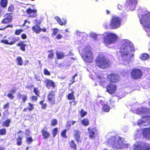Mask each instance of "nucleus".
Masks as SVG:
<instances>
[{"instance_id": "f257e3e1", "label": "nucleus", "mask_w": 150, "mask_h": 150, "mask_svg": "<svg viewBox=\"0 0 150 150\" xmlns=\"http://www.w3.org/2000/svg\"><path fill=\"white\" fill-rule=\"evenodd\" d=\"M124 139L120 136H111L105 142L106 145L113 149H119L124 148L127 145L124 143Z\"/></svg>"}, {"instance_id": "f03ea898", "label": "nucleus", "mask_w": 150, "mask_h": 150, "mask_svg": "<svg viewBox=\"0 0 150 150\" xmlns=\"http://www.w3.org/2000/svg\"><path fill=\"white\" fill-rule=\"evenodd\" d=\"M134 47L133 44L128 42H125L121 46L120 51V56L124 62H127L128 63L131 59V57L134 56L131 54L130 52L133 51Z\"/></svg>"}, {"instance_id": "7ed1b4c3", "label": "nucleus", "mask_w": 150, "mask_h": 150, "mask_svg": "<svg viewBox=\"0 0 150 150\" xmlns=\"http://www.w3.org/2000/svg\"><path fill=\"white\" fill-rule=\"evenodd\" d=\"M95 62L96 65L101 69H107L109 68L111 65L110 60L102 54L98 55Z\"/></svg>"}, {"instance_id": "20e7f679", "label": "nucleus", "mask_w": 150, "mask_h": 150, "mask_svg": "<svg viewBox=\"0 0 150 150\" xmlns=\"http://www.w3.org/2000/svg\"><path fill=\"white\" fill-rule=\"evenodd\" d=\"M139 21L143 25L145 31L147 32H150V12L142 14Z\"/></svg>"}, {"instance_id": "39448f33", "label": "nucleus", "mask_w": 150, "mask_h": 150, "mask_svg": "<svg viewBox=\"0 0 150 150\" xmlns=\"http://www.w3.org/2000/svg\"><path fill=\"white\" fill-rule=\"evenodd\" d=\"M82 57L84 61L87 63H90L93 62V54L89 47L86 46L83 49Z\"/></svg>"}, {"instance_id": "423d86ee", "label": "nucleus", "mask_w": 150, "mask_h": 150, "mask_svg": "<svg viewBox=\"0 0 150 150\" xmlns=\"http://www.w3.org/2000/svg\"><path fill=\"white\" fill-rule=\"evenodd\" d=\"M117 37L115 34L110 33L103 37V42L106 45H108L115 42L117 40Z\"/></svg>"}, {"instance_id": "0eeeda50", "label": "nucleus", "mask_w": 150, "mask_h": 150, "mask_svg": "<svg viewBox=\"0 0 150 150\" xmlns=\"http://www.w3.org/2000/svg\"><path fill=\"white\" fill-rule=\"evenodd\" d=\"M121 18L116 16H113L110 20L109 26L111 29H115L119 28L121 25Z\"/></svg>"}, {"instance_id": "6e6552de", "label": "nucleus", "mask_w": 150, "mask_h": 150, "mask_svg": "<svg viewBox=\"0 0 150 150\" xmlns=\"http://www.w3.org/2000/svg\"><path fill=\"white\" fill-rule=\"evenodd\" d=\"M100 85L104 87H105L106 91L110 94H113L115 93L117 90V86L112 83H109L106 86V83L105 81L102 80L100 81Z\"/></svg>"}, {"instance_id": "1a4fd4ad", "label": "nucleus", "mask_w": 150, "mask_h": 150, "mask_svg": "<svg viewBox=\"0 0 150 150\" xmlns=\"http://www.w3.org/2000/svg\"><path fill=\"white\" fill-rule=\"evenodd\" d=\"M143 75L142 71L140 69L137 68L132 69L130 72L131 78L134 80L140 79Z\"/></svg>"}, {"instance_id": "9d476101", "label": "nucleus", "mask_w": 150, "mask_h": 150, "mask_svg": "<svg viewBox=\"0 0 150 150\" xmlns=\"http://www.w3.org/2000/svg\"><path fill=\"white\" fill-rule=\"evenodd\" d=\"M134 150H150V144L146 143L141 144H134Z\"/></svg>"}, {"instance_id": "9b49d317", "label": "nucleus", "mask_w": 150, "mask_h": 150, "mask_svg": "<svg viewBox=\"0 0 150 150\" xmlns=\"http://www.w3.org/2000/svg\"><path fill=\"white\" fill-rule=\"evenodd\" d=\"M55 91L51 90L47 95V100L48 102L51 105L55 103Z\"/></svg>"}, {"instance_id": "f8f14e48", "label": "nucleus", "mask_w": 150, "mask_h": 150, "mask_svg": "<svg viewBox=\"0 0 150 150\" xmlns=\"http://www.w3.org/2000/svg\"><path fill=\"white\" fill-rule=\"evenodd\" d=\"M107 79L110 83H115L119 81V77L118 75L114 73H112L108 75Z\"/></svg>"}, {"instance_id": "ddd939ff", "label": "nucleus", "mask_w": 150, "mask_h": 150, "mask_svg": "<svg viewBox=\"0 0 150 150\" xmlns=\"http://www.w3.org/2000/svg\"><path fill=\"white\" fill-rule=\"evenodd\" d=\"M88 136L91 139H94L95 136L98 134V130L96 127L91 128L88 127Z\"/></svg>"}, {"instance_id": "4468645a", "label": "nucleus", "mask_w": 150, "mask_h": 150, "mask_svg": "<svg viewBox=\"0 0 150 150\" xmlns=\"http://www.w3.org/2000/svg\"><path fill=\"white\" fill-rule=\"evenodd\" d=\"M37 10L36 9H32L30 8H28L26 10V12L30 17L34 18L37 16Z\"/></svg>"}, {"instance_id": "2eb2a0df", "label": "nucleus", "mask_w": 150, "mask_h": 150, "mask_svg": "<svg viewBox=\"0 0 150 150\" xmlns=\"http://www.w3.org/2000/svg\"><path fill=\"white\" fill-rule=\"evenodd\" d=\"M81 134V132L78 130L76 129L74 130L73 136L78 144L81 143L82 142L80 137Z\"/></svg>"}, {"instance_id": "dca6fc26", "label": "nucleus", "mask_w": 150, "mask_h": 150, "mask_svg": "<svg viewBox=\"0 0 150 150\" xmlns=\"http://www.w3.org/2000/svg\"><path fill=\"white\" fill-rule=\"evenodd\" d=\"M44 82L46 87L48 89H50L51 88H54L56 86L54 82L51 80L46 79L44 81Z\"/></svg>"}, {"instance_id": "f3484780", "label": "nucleus", "mask_w": 150, "mask_h": 150, "mask_svg": "<svg viewBox=\"0 0 150 150\" xmlns=\"http://www.w3.org/2000/svg\"><path fill=\"white\" fill-rule=\"evenodd\" d=\"M142 134L144 137L150 140V127L144 128L143 129Z\"/></svg>"}, {"instance_id": "a211bd4d", "label": "nucleus", "mask_w": 150, "mask_h": 150, "mask_svg": "<svg viewBox=\"0 0 150 150\" xmlns=\"http://www.w3.org/2000/svg\"><path fill=\"white\" fill-rule=\"evenodd\" d=\"M41 133L43 139H47L50 136V134L48 131L46 130L45 127L41 129Z\"/></svg>"}, {"instance_id": "6ab92c4d", "label": "nucleus", "mask_w": 150, "mask_h": 150, "mask_svg": "<svg viewBox=\"0 0 150 150\" xmlns=\"http://www.w3.org/2000/svg\"><path fill=\"white\" fill-rule=\"evenodd\" d=\"M100 103L102 105V111L105 112H109L110 110V107L107 104H104L103 100H100Z\"/></svg>"}, {"instance_id": "aec40b11", "label": "nucleus", "mask_w": 150, "mask_h": 150, "mask_svg": "<svg viewBox=\"0 0 150 150\" xmlns=\"http://www.w3.org/2000/svg\"><path fill=\"white\" fill-rule=\"evenodd\" d=\"M55 19L56 20L58 23L61 25H65L67 23V21L66 19L63 18L62 20L58 16H56Z\"/></svg>"}, {"instance_id": "412c9836", "label": "nucleus", "mask_w": 150, "mask_h": 150, "mask_svg": "<svg viewBox=\"0 0 150 150\" xmlns=\"http://www.w3.org/2000/svg\"><path fill=\"white\" fill-rule=\"evenodd\" d=\"M18 37H16L15 36H11L8 38L9 41V45H12L15 44L19 40Z\"/></svg>"}, {"instance_id": "4be33fe9", "label": "nucleus", "mask_w": 150, "mask_h": 150, "mask_svg": "<svg viewBox=\"0 0 150 150\" xmlns=\"http://www.w3.org/2000/svg\"><path fill=\"white\" fill-rule=\"evenodd\" d=\"M126 3L129 7H133L134 8L137 3V0H126Z\"/></svg>"}, {"instance_id": "5701e85b", "label": "nucleus", "mask_w": 150, "mask_h": 150, "mask_svg": "<svg viewBox=\"0 0 150 150\" xmlns=\"http://www.w3.org/2000/svg\"><path fill=\"white\" fill-rule=\"evenodd\" d=\"M70 91H71V93H68L67 96V99L69 100H72L74 101L75 100V97L74 96V91H72V89H71Z\"/></svg>"}, {"instance_id": "b1692460", "label": "nucleus", "mask_w": 150, "mask_h": 150, "mask_svg": "<svg viewBox=\"0 0 150 150\" xmlns=\"http://www.w3.org/2000/svg\"><path fill=\"white\" fill-rule=\"evenodd\" d=\"M31 28L33 32L36 34H38L41 32V28L39 25H35Z\"/></svg>"}, {"instance_id": "393cba45", "label": "nucleus", "mask_w": 150, "mask_h": 150, "mask_svg": "<svg viewBox=\"0 0 150 150\" xmlns=\"http://www.w3.org/2000/svg\"><path fill=\"white\" fill-rule=\"evenodd\" d=\"M149 58V55L146 53L142 54L139 57L140 59L142 60L145 61L148 59Z\"/></svg>"}, {"instance_id": "a878e982", "label": "nucleus", "mask_w": 150, "mask_h": 150, "mask_svg": "<svg viewBox=\"0 0 150 150\" xmlns=\"http://www.w3.org/2000/svg\"><path fill=\"white\" fill-rule=\"evenodd\" d=\"M17 46H20V50L23 51H25V47L26 45L24 43L23 41H21L17 44Z\"/></svg>"}, {"instance_id": "bb28decb", "label": "nucleus", "mask_w": 150, "mask_h": 150, "mask_svg": "<svg viewBox=\"0 0 150 150\" xmlns=\"http://www.w3.org/2000/svg\"><path fill=\"white\" fill-rule=\"evenodd\" d=\"M56 54L57 59H63L64 57V53L62 52L57 51Z\"/></svg>"}, {"instance_id": "cd10ccee", "label": "nucleus", "mask_w": 150, "mask_h": 150, "mask_svg": "<svg viewBox=\"0 0 150 150\" xmlns=\"http://www.w3.org/2000/svg\"><path fill=\"white\" fill-rule=\"evenodd\" d=\"M11 120L10 119H7L4 121L2 123V126L5 127H8L10 125Z\"/></svg>"}, {"instance_id": "c85d7f7f", "label": "nucleus", "mask_w": 150, "mask_h": 150, "mask_svg": "<svg viewBox=\"0 0 150 150\" xmlns=\"http://www.w3.org/2000/svg\"><path fill=\"white\" fill-rule=\"evenodd\" d=\"M69 144L70 147L74 150L77 149L76 145L73 140H71L69 142Z\"/></svg>"}, {"instance_id": "c756f323", "label": "nucleus", "mask_w": 150, "mask_h": 150, "mask_svg": "<svg viewBox=\"0 0 150 150\" xmlns=\"http://www.w3.org/2000/svg\"><path fill=\"white\" fill-rule=\"evenodd\" d=\"M7 16H10L9 18H6L2 21V22L3 23H7L11 21L12 17L10 16V14L8 13L6 14Z\"/></svg>"}, {"instance_id": "7c9ffc66", "label": "nucleus", "mask_w": 150, "mask_h": 150, "mask_svg": "<svg viewBox=\"0 0 150 150\" xmlns=\"http://www.w3.org/2000/svg\"><path fill=\"white\" fill-rule=\"evenodd\" d=\"M18 98L20 99L21 98L23 103L25 102L27 100V98L26 95H21L20 93H18Z\"/></svg>"}, {"instance_id": "2f4dec72", "label": "nucleus", "mask_w": 150, "mask_h": 150, "mask_svg": "<svg viewBox=\"0 0 150 150\" xmlns=\"http://www.w3.org/2000/svg\"><path fill=\"white\" fill-rule=\"evenodd\" d=\"M29 107L28 108H24L23 110V112H26L27 110L30 111L34 108L33 105L30 103H28Z\"/></svg>"}, {"instance_id": "473e14b6", "label": "nucleus", "mask_w": 150, "mask_h": 150, "mask_svg": "<svg viewBox=\"0 0 150 150\" xmlns=\"http://www.w3.org/2000/svg\"><path fill=\"white\" fill-rule=\"evenodd\" d=\"M23 137V135H22L21 137L20 136H18V138L16 139V144L17 145L20 146L21 145Z\"/></svg>"}, {"instance_id": "72a5a7b5", "label": "nucleus", "mask_w": 150, "mask_h": 150, "mask_svg": "<svg viewBox=\"0 0 150 150\" xmlns=\"http://www.w3.org/2000/svg\"><path fill=\"white\" fill-rule=\"evenodd\" d=\"M81 123L85 126H87L89 125L88 120L87 118H84L81 121Z\"/></svg>"}, {"instance_id": "f704fd0d", "label": "nucleus", "mask_w": 150, "mask_h": 150, "mask_svg": "<svg viewBox=\"0 0 150 150\" xmlns=\"http://www.w3.org/2000/svg\"><path fill=\"white\" fill-rule=\"evenodd\" d=\"M58 124L57 120L56 119H53L51 120L50 125L51 126H55Z\"/></svg>"}, {"instance_id": "c9c22d12", "label": "nucleus", "mask_w": 150, "mask_h": 150, "mask_svg": "<svg viewBox=\"0 0 150 150\" xmlns=\"http://www.w3.org/2000/svg\"><path fill=\"white\" fill-rule=\"evenodd\" d=\"M17 64L19 65H22L23 64V62L22 58L20 57H18L16 58Z\"/></svg>"}, {"instance_id": "e433bc0d", "label": "nucleus", "mask_w": 150, "mask_h": 150, "mask_svg": "<svg viewBox=\"0 0 150 150\" xmlns=\"http://www.w3.org/2000/svg\"><path fill=\"white\" fill-rule=\"evenodd\" d=\"M67 130L66 129H64L61 132L60 135L61 136L64 138H67V136L66 135Z\"/></svg>"}, {"instance_id": "4c0bfd02", "label": "nucleus", "mask_w": 150, "mask_h": 150, "mask_svg": "<svg viewBox=\"0 0 150 150\" xmlns=\"http://www.w3.org/2000/svg\"><path fill=\"white\" fill-rule=\"evenodd\" d=\"M79 113L81 115V117H83L86 116L87 114V112L84 111L83 109H81L80 111H79Z\"/></svg>"}, {"instance_id": "58836bf2", "label": "nucleus", "mask_w": 150, "mask_h": 150, "mask_svg": "<svg viewBox=\"0 0 150 150\" xmlns=\"http://www.w3.org/2000/svg\"><path fill=\"white\" fill-rule=\"evenodd\" d=\"M44 101V100H42L40 101L39 102V104L41 105V108L42 109H45L47 107L46 103H43Z\"/></svg>"}, {"instance_id": "ea45409f", "label": "nucleus", "mask_w": 150, "mask_h": 150, "mask_svg": "<svg viewBox=\"0 0 150 150\" xmlns=\"http://www.w3.org/2000/svg\"><path fill=\"white\" fill-rule=\"evenodd\" d=\"M33 139L31 137H28L26 138V142L28 144H30L33 142Z\"/></svg>"}, {"instance_id": "a19ab883", "label": "nucleus", "mask_w": 150, "mask_h": 150, "mask_svg": "<svg viewBox=\"0 0 150 150\" xmlns=\"http://www.w3.org/2000/svg\"><path fill=\"white\" fill-rule=\"evenodd\" d=\"M48 52H49L48 55V58L52 59L54 56V53L52 50L48 51Z\"/></svg>"}, {"instance_id": "79ce46f5", "label": "nucleus", "mask_w": 150, "mask_h": 150, "mask_svg": "<svg viewBox=\"0 0 150 150\" xmlns=\"http://www.w3.org/2000/svg\"><path fill=\"white\" fill-rule=\"evenodd\" d=\"M7 0H1L0 2V4L2 7H5L7 6Z\"/></svg>"}, {"instance_id": "37998d69", "label": "nucleus", "mask_w": 150, "mask_h": 150, "mask_svg": "<svg viewBox=\"0 0 150 150\" xmlns=\"http://www.w3.org/2000/svg\"><path fill=\"white\" fill-rule=\"evenodd\" d=\"M52 30L53 32L52 34V37H54L59 32V29L57 28H53Z\"/></svg>"}, {"instance_id": "c03bdc74", "label": "nucleus", "mask_w": 150, "mask_h": 150, "mask_svg": "<svg viewBox=\"0 0 150 150\" xmlns=\"http://www.w3.org/2000/svg\"><path fill=\"white\" fill-rule=\"evenodd\" d=\"M58 132V129L57 127L54 128L52 129V134L53 137H55L57 134Z\"/></svg>"}, {"instance_id": "a18cd8bd", "label": "nucleus", "mask_w": 150, "mask_h": 150, "mask_svg": "<svg viewBox=\"0 0 150 150\" xmlns=\"http://www.w3.org/2000/svg\"><path fill=\"white\" fill-rule=\"evenodd\" d=\"M6 134V129L4 128H3L0 129V135H3Z\"/></svg>"}, {"instance_id": "49530a36", "label": "nucleus", "mask_w": 150, "mask_h": 150, "mask_svg": "<svg viewBox=\"0 0 150 150\" xmlns=\"http://www.w3.org/2000/svg\"><path fill=\"white\" fill-rule=\"evenodd\" d=\"M109 104L112 107H114V104L115 103V101L113 99H110L109 100Z\"/></svg>"}, {"instance_id": "de8ad7c7", "label": "nucleus", "mask_w": 150, "mask_h": 150, "mask_svg": "<svg viewBox=\"0 0 150 150\" xmlns=\"http://www.w3.org/2000/svg\"><path fill=\"white\" fill-rule=\"evenodd\" d=\"M23 30L22 29H16L15 30L14 34L17 35H19Z\"/></svg>"}, {"instance_id": "09e8293b", "label": "nucleus", "mask_w": 150, "mask_h": 150, "mask_svg": "<svg viewBox=\"0 0 150 150\" xmlns=\"http://www.w3.org/2000/svg\"><path fill=\"white\" fill-rule=\"evenodd\" d=\"M33 91L37 96H39L40 92L38 88H34L33 89Z\"/></svg>"}, {"instance_id": "8fccbe9b", "label": "nucleus", "mask_w": 150, "mask_h": 150, "mask_svg": "<svg viewBox=\"0 0 150 150\" xmlns=\"http://www.w3.org/2000/svg\"><path fill=\"white\" fill-rule=\"evenodd\" d=\"M9 107V103L8 102L7 103H6L3 106V108L5 110L7 109V110H8V108Z\"/></svg>"}, {"instance_id": "3c124183", "label": "nucleus", "mask_w": 150, "mask_h": 150, "mask_svg": "<svg viewBox=\"0 0 150 150\" xmlns=\"http://www.w3.org/2000/svg\"><path fill=\"white\" fill-rule=\"evenodd\" d=\"M43 71L45 75L47 76H50V72L46 69H45Z\"/></svg>"}, {"instance_id": "603ef678", "label": "nucleus", "mask_w": 150, "mask_h": 150, "mask_svg": "<svg viewBox=\"0 0 150 150\" xmlns=\"http://www.w3.org/2000/svg\"><path fill=\"white\" fill-rule=\"evenodd\" d=\"M14 9V6L13 5H11L9 6L8 8V11L10 12L13 11Z\"/></svg>"}, {"instance_id": "864d4df0", "label": "nucleus", "mask_w": 150, "mask_h": 150, "mask_svg": "<svg viewBox=\"0 0 150 150\" xmlns=\"http://www.w3.org/2000/svg\"><path fill=\"white\" fill-rule=\"evenodd\" d=\"M35 25H38L40 24L41 23V21L40 20H38V19L36 18L35 20Z\"/></svg>"}, {"instance_id": "5fc2aeb1", "label": "nucleus", "mask_w": 150, "mask_h": 150, "mask_svg": "<svg viewBox=\"0 0 150 150\" xmlns=\"http://www.w3.org/2000/svg\"><path fill=\"white\" fill-rule=\"evenodd\" d=\"M144 118L145 119L146 121L150 125V116H146L144 117Z\"/></svg>"}, {"instance_id": "6e6d98bb", "label": "nucleus", "mask_w": 150, "mask_h": 150, "mask_svg": "<svg viewBox=\"0 0 150 150\" xmlns=\"http://www.w3.org/2000/svg\"><path fill=\"white\" fill-rule=\"evenodd\" d=\"M7 96L11 99H13L14 98V96L11 93H9L7 95Z\"/></svg>"}, {"instance_id": "4d7b16f0", "label": "nucleus", "mask_w": 150, "mask_h": 150, "mask_svg": "<svg viewBox=\"0 0 150 150\" xmlns=\"http://www.w3.org/2000/svg\"><path fill=\"white\" fill-rule=\"evenodd\" d=\"M1 42L2 43L9 45V42L7 40H1Z\"/></svg>"}, {"instance_id": "13d9d810", "label": "nucleus", "mask_w": 150, "mask_h": 150, "mask_svg": "<svg viewBox=\"0 0 150 150\" xmlns=\"http://www.w3.org/2000/svg\"><path fill=\"white\" fill-rule=\"evenodd\" d=\"M62 35H61L60 34H58L56 37V39L57 40H60L62 39Z\"/></svg>"}, {"instance_id": "bf43d9fd", "label": "nucleus", "mask_w": 150, "mask_h": 150, "mask_svg": "<svg viewBox=\"0 0 150 150\" xmlns=\"http://www.w3.org/2000/svg\"><path fill=\"white\" fill-rule=\"evenodd\" d=\"M38 96H31V99L33 101H36L38 100Z\"/></svg>"}, {"instance_id": "052dcab7", "label": "nucleus", "mask_w": 150, "mask_h": 150, "mask_svg": "<svg viewBox=\"0 0 150 150\" xmlns=\"http://www.w3.org/2000/svg\"><path fill=\"white\" fill-rule=\"evenodd\" d=\"M146 122L145 120L144 121L143 120H139L138 122V124L139 125H140L143 124L144 123Z\"/></svg>"}, {"instance_id": "680f3d73", "label": "nucleus", "mask_w": 150, "mask_h": 150, "mask_svg": "<svg viewBox=\"0 0 150 150\" xmlns=\"http://www.w3.org/2000/svg\"><path fill=\"white\" fill-rule=\"evenodd\" d=\"M13 27V25H6V27L3 28H0V30H3L5 29L6 28H7L8 27Z\"/></svg>"}, {"instance_id": "e2e57ef3", "label": "nucleus", "mask_w": 150, "mask_h": 150, "mask_svg": "<svg viewBox=\"0 0 150 150\" xmlns=\"http://www.w3.org/2000/svg\"><path fill=\"white\" fill-rule=\"evenodd\" d=\"M21 38L23 39H26L27 38L26 35L24 33H23L21 35Z\"/></svg>"}, {"instance_id": "0e129e2a", "label": "nucleus", "mask_w": 150, "mask_h": 150, "mask_svg": "<svg viewBox=\"0 0 150 150\" xmlns=\"http://www.w3.org/2000/svg\"><path fill=\"white\" fill-rule=\"evenodd\" d=\"M25 133L28 136L30 133V131L28 129H26L25 130Z\"/></svg>"}, {"instance_id": "69168bd1", "label": "nucleus", "mask_w": 150, "mask_h": 150, "mask_svg": "<svg viewBox=\"0 0 150 150\" xmlns=\"http://www.w3.org/2000/svg\"><path fill=\"white\" fill-rule=\"evenodd\" d=\"M16 89H12L11 91V92L10 93H11L12 94L14 93H16Z\"/></svg>"}, {"instance_id": "338daca9", "label": "nucleus", "mask_w": 150, "mask_h": 150, "mask_svg": "<svg viewBox=\"0 0 150 150\" xmlns=\"http://www.w3.org/2000/svg\"><path fill=\"white\" fill-rule=\"evenodd\" d=\"M68 59H68V60L69 62H67V63L68 64H72V62L71 61H70V59H72V58H68Z\"/></svg>"}, {"instance_id": "774afa93", "label": "nucleus", "mask_w": 150, "mask_h": 150, "mask_svg": "<svg viewBox=\"0 0 150 150\" xmlns=\"http://www.w3.org/2000/svg\"><path fill=\"white\" fill-rule=\"evenodd\" d=\"M77 74L76 73L73 76L72 78V80L75 81V78L76 76H77Z\"/></svg>"}]
</instances>
